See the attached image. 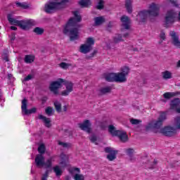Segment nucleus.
<instances>
[{
  "label": "nucleus",
  "mask_w": 180,
  "mask_h": 180,
  "mask_svg": "<svg viewBox=\"0 0 180 180\" xmlns=\"http://www.w3.org/2000/svg\"><path fill=\"white\" fill-rule=\"evenodd\" d=\"M167 119V114L165 112H160L159 118L157 121H151L146 126V130H153V129H157L159 133H161L164 136L171 137L174 134H176V131L180 129V117H177L175 119L174 127L167 126L161 128L162 122Z\"/></svg>",
  "instance_id": "obj_1"
},
{
  "label": "nucleus",
  "mask_w": 180,
  "mask_h": 180,
  "mask_svg": "<svg viewBox=\"0 0 180 180\" xmlns=\"http://www.w3.org/2000/svg\"><path fill=\"white\" fill-rule=\"evenodd\" d=\"M73 15L75 18L69 20L64 27L63 33L69 34L71 40H77L79 37V32H78L76 26L77 22H81V15L78 11H74Z\"/></svg>",
  "instance_id": "obj_2"
},
{
  "label": "nucleus",
  "mask_w": 180,
  "mask_h": 180,
  "mask_svg": "<svg viewBox=\"0 0 180 180\" xmlns=\"http://www.w3.org/2000/svg\"><path fill=\"white\" fill-rule=\"evenodd\" d=\"M130 72V68L128 66H122L120 69V72L108 73L105 75L106 81L108 82H126L127 81V75Z\"/></svg>",
  "instance_id": "obj_3"
},
{
  "label": "nucleus",
  "mask_w": 180,
  "mask_h": 180,
  "mask_svg": "<svg viewBox=\"0 0 180 180\" xmlns=\"http://www.w3.org/2000/svg\"><path fill=\"white\" fill-rule=\"evenodd\" d=\"M148 11L143 10L140 11L137 15V20L143 22L147 18H155L160 13V4L152 3L149 5Z\"/></svg>",
  "instance_id": "obj_4"
},
{
  "label": "nucleus",
  "mask_w": 180,
  "mask_h": 180,
  "mask_svg": "<svg viewBox=\"0 0 180 180\" xmlns=\"http://www.w3.org/2000/svg\"><path fill=\"white\" fill-rule=\"evenodd\" d=\"M67 1L68 0H49V1L45 4L44 10L46 13H51L52 12L64 8Z\"/></svg>",
  "instance_id": "obj_5"
},
{
  "label": "nucleus",
  "mask_w": 180,
  "mask_h": 180,
  "mask_svg": "<svg viewBox=\"0 0 180 180\" xmlns=\"http://www.w3.org/2000/svg\"><path fill=\"white\" fill-rule=\"evenodd\" d=\"M108 131L112 134V136H117L122 143H126L129 140V136L127 133L122 130H116V128L113 125H110L108 127Z\"/></svg>",
  "instance_id": "obj_6"
},
{
  "label": "nucleus",
  "mask_w": 180,
  "mask_h": 180,
  "mask_svg": "<svg viewBox=\"0 0 180 180\" xmlns=\"http://www.w3.org/2000/svg\"><path fill=\"white\" fill-rule=\"evenodd\" d=\"M68 163V156L62 154L60 155V165H56L55 166L53 169V172H55L56 176H61L63 174V168L65 167H67V164Z\"/></svg>",
  "instance_id": "obj_7"
},
{
  "label": "nucleus",
  "mask_w": 180,
  "mask_h": 180,
  "mask_svg": "<svg viewBox=\"0 0 180 180\" xmlns=\"http://www.w3.org/2000/svg\"><path fill=\"white\" fill-rule=\"evenodd\" d=\"M54 161V157H52L49 158L46 163H44V157L43 155H37L36 158H35V162L39 168H41V167H45L46 168H50L51 167L53 162Z\"/></svg>",
  "instance_id": "obj_8"
},
{
  "label": "nucleus",
  "mask_w": 180,
  "mask_h": 180,
  "mask_svg": "<svg viewBox=\"0 0 180 180\" xmlns=\"http://www.w3.org/2000/svg\"><path fill=\"white\" fill-rule=\"evenodd\" d=\"M95 44V39L92 37H89L86 39L85 44H83L80 46L79 51L84 54L89 53L92 50V46Z\"/></svg>",
  "instance_id": "obj_9"
},
{
  "label": "nucleus",
  "mask_w": 180,
  "mask_h": 180,
  "mask_svg": "<svg viewBox=\"0 0 180 180\" xmlns=\"http://www.w3.org/2000/svg\"><path fill=\"white\" fill-rule=\"evenodd\" d=\"M63 84H64V79H58L56 81L51 82L49 85V90L51 92H53L54 95H59L60 91L58 89L63 86Z\"/></svg>",
  "instance_id": "obj_10"
},
{
  "label": "nucleus",
  "mask_w": 180,
  "mask_h": 180,
  "mask_svg": "<svg viewBox=\"0 0 180 180\" xmlns=\"http://www.w3.org/2000/svg\"><path fill=\"white\" fill-rule=\"evenodd\" d=\"M175 18H176V13L174 11H167L165 19V26L168 27L169 25H172L175 22Z\"/></svg>",
  "instance_id": "obj_11"
},
{
  "label": "nucleus",
  "mask_w": 180,
  "mask_h": 180,
  "mask_svg": "<svg viewBox=\"0 0 180 180\" xmlns=\"http://www.w3.org/2000/svg\"><path fill=\"white\" fill-rule=\"evenodd\" d=\"M69 172L73 176L74 180H84L85 177L81 174V170L78 167H72L69 169Z\"/></svg>",
  "instance_id": "obj_12"
},
{
  "label": "nucleus",
  "mask_w": 180,
  "mask_h": 180,
  "mask_svg": "<svg viewBox=\"0 0 180 180\" xmlns=\"http://www.w3.org/2000/svg\"><path fill=\"white\" fill-rule=\"evenodd\" d=\"M64 85L66 89L60 92V95H62V96H68V95H70V94H71V91L74 89V84L71 82H65L64 83Z\"/></svg>",
  "instance_id": "obj_13"
},
{
  "label": "nucleus",
  "mask_w": 180,
  "mask_h": 180,
  "mask_svg": "<svg viewBox=\"0 0 180 180\" xmlns=\"http://www.w3.org/2000/svg\"><path fill=\"white\" fill-rule=\"evenodd\" d=\"M105 151L108 153L107 158L109 161H113V160H116L117 150H115L113 148L107 147L105 148Z\"/></svg>",
  "instance_id": "obj_14"
},
{
  "label": "nucleus",
  "mask_w": 180,
  "mask_h": 180,
  "mask_svg": "<svg viewBox=\"0 0 180 180\" xmlns=\"http://www.w3.org/2000/svg\"><path fill=\"white\" fill-rule=\"evenodd\" d=\"M91 121L89 120H84L82 123H80L79 124V127L82 130H84V131H86L87 133H91L92 131V129L91 128Z\"/></svg>",
  "instance_id": "obj_15"
},
{
  "label": "nucleus",
  "mask_w": 180,
  "mask_h": 180,
  "mask_svg": "<svg viewBox=\"0 0 180 180\" xmlns=\"http://www.w3.org/2000/svg\"><path fill=\"white\" fill-rule=\"evenodd\" d=\"M8 20L9 23L11 25H14L15 26H19L21 29H23V21H19L12 16V14H8L7 15Z\"/></svg>",
  "instance_id": "obj_16"
},
{
  "label": "nucleus",
  "mask_w": 180,
  "mask_h": 180,
  "mask_svg": "<svg viewBox=\"0 0 180 180\" xmlns=\"http://www.w3.org/2000/svg\"><path fill=\"white\" fill-rule=\"evenodd\" d=\"M170 108L173 110H176L177 113H180V99L176 98L171 102Z\"/></svg>",
  "instance_id": "obj_17"
},
{
  "label": "nucleus",
  "mask_w": 180,
  "mask_h": 180,
  "mask_svg": "<svg viewBox=\"0 0 180 180\" xmlns=\"http://www.w3.org/2000/svg\"><path fill=\"white\" fill-rule=\"evenodd\" d=\"M170 36L172 37V44L174 46L176 47H180V41L176 33H175L174 31H172L170 32Z\"/></svg>",
  "instance_id": "obj_18"
},
{
  "label": "nucleus",
  "mask_w": 180,
  "mask_h": 180,
  "mask_svg": "<svg viewBox=\"0 0 180 180\" xmlns=\"http://www.w3.org/2000/svg\"><path fill=\"white\" fill-rule=\"evenodd\" d=\"M121 22L122 23V27H124V29H130V19L129 18V17L126 15L122 16L121 18Z\"/></svg>",
  "instance_id": "obj_19"
},
{
  "label": "nucleus",
  "mask_w": 180,
  "mask_h": 180,
  "mask_svg": "<svg viewBox=\"0 0 180 180\" xmlns=\"http://www.w3.org/2000/svg\"><path fill=\"white\" fill-rule=\"evenodd\" d=\"M27 103V101L26 99L23 100V112L25 115H30L32 113H36V108H32L31 110L26 109V105Z\"/></svg>",
  "instance_id": "obj_20"
},
{
  "label": "nucleus",
  "mask_w": 180,
  "mask_h": 180,
  "mask_svg": "<svg viewBox=\"0 0 180 180\" xmlns=\"http://www.w3.org/2000/svg\"><path fill=\"white\" fill-rule=\"evenodd\" d=\"M38 118L44 123L46 127H51V120L45 117L44 115H39Z\"/></svg>",
  "instance_id": "obj_21"
},
{
  "label": "nucleus",
  "mask_w": 180,
  "mask_h": 180,
  "mask_svg": "<svg viewBox=\"0 0 180 180\" xmlns=\"http://www.w3.org/2000/svg\"><path fill=\"white\" fill-rule=\"evenodd\" d=\"M36 25V22L33 20H25L24 24H23V29H30L32 26H34Z\"/></svg>",
  "instance_id": "obj_22"
},
{
  "label": "nucleus",
  "mask_w": 180,
  "mask_h": 180,
  "mask_svg": "<svg viewBox=\"0 0 180 180\" xmlns=\"http://www.w3.org/2000/svg\"><path fill=\"white\" fill-rule=\"evenodd\" d=\"M162 77L163 79H171L172 78V72L169 70H165L162 72Z\"/></svg>",
  "instance_id": "obj_23"
},
{
  "label": "nucleus",
  "mask_w": 180,
  "mask_h": 180,
  "mask_svg": "<svg viewBox=\"0 0 180 180\" xmlns=\"http://www.w3.org/2000/svg\"><path fill=\"white\" fill-rule=\"evenodd\" d=\"M34 58H36L34 55H27L24 58V61L27 64H32L34 61Z\"/></svg>",
  "instance_id": "obj_24"
},
{
  "label": "nucleus",
  "mask_w": 180,
  "mask_h": 180,
  "mask_svg": "<svg viewBox=\"0 0 180 180\" xmlns=\"http://www.w3.org/2000/svg\"><path fill=\"white\" fill-rule=\"evenodd\" d=\"M125 153L129 157L130 161H134V156H133V154H134V149L133 148L125 149Z\"/></svg>",
  "instance_id": "obj_25"
},
{
  "label": "nucleus",
  "mask_w": 180,
  "mask_h": 180,
  "mask_svg": "<svg viewBox=\"0 0 180 180\" xmlns=\"http://www.w3.org/2000/svg\"><path fill=\"white\" fill-rule=\"evenodd\" d=\"M131 4H133V0H126L125 1V8H127L129 13H131L133 8L131 7Z\"/></svg>",
  "instance_id": "obj_26"
},
{
  "label": "nucleus",
  "mask_w": 180,
  "mask_h": 180,
  "mask_svg": "<svg viewBox=\"0 0 180 180\" xmlns=\"http://www.w3.org/2000/svg\"><path fill=\"white\" fill-rule=\"evenodd\" d=\"M91 4V0H81L80 1H79V4L80 5V6H82V8H87V6H89Z\"/></svg>",
  "instance_id": "obj_27"
},
{
  "label": "nucleus",
  "mask_w": 180,
  "mask_h": 180,
  "mask_svg": "<svg viewBox=\"0 0 180 180\" xmlns=\"http://www.w3.org/2000/svg\"><path fill=\"white\" fill-rule=\"evenodd\" d=\"M176 95V93L174 92H167L163 94V97L165 99H171V98H173V96H175Z\"/></svg>",
  "instance_id": "obj_28"
},
{
  "label": "nucleus",
  "mask_w": 180,
  "mask_h": 180,
  "mask_svg": "<svg viewBox=\"0 0 180 180\" xmlns=\"http://www.w3.org/2000/svg\"><path fill=\"white\" fill-rule=\"evenodd\" d=\"M105 22V18L103 17H97L95 18V23L98 26L102 25Z\"/></svg>",
  "instance_id": "obj_29"
},
{
  "label": "nucleus",
  "mask_w": 180,
  "mask_h": 180,
  "mask_svg": "<svg viewBox=\"0 0 180 180\" xmlns=\"http://www.w3.org/2000/svg\"><path fill=\"white\" fill-rule=\"evenodd\" d=\"M110 91H112V88H110V86H105V87H103L100 89V93L101 94H108Z\"/></svg>",
  "instance_id": "obj_30"
},
{
  "label": "nucleus",
  "mask_w": 180,
  "mask_h": 180,
  "mask_svg": "<svg viewBox=\"0 0 180 180\" xmlns=\"http://www.w3.org/2000/svg\"><path fill=\"white\" fill-rule=\"evenodd\" d=\"M59 66L60 67V68H63V70H67V68H69L71 66V65L70 63L63 62L60 64H59Z\"/></svg>",
  "instance_id": "obj_31"
},
{
  "label": "nucleus",
  "mask_w": 180,
  "mask_h": 180,
  "mask_svg": "<svg viewBox=\"0 0 180 180\" xmlns=\"http://www.w3.org/2000/svg\"><path fill=\"white\" fill-rule=\"evenodd\" d=\"M53 108H51V107H47V108L45 109V113H46L48 116H51V115H53Z\"/></svg>",
  "instance_id": "obj_32"
},
{
  "label": "nucleus",
  "mask_w": 180,
  "mask_h": 180,
  "mask_svg": "<svg viewBox=\"0 0 180 180\" xmlns=\"http://www.w3.org/2000/svg\"><path fill=\"white\" fill-rule=\"evenodd\" d=\"M54 106L57 112H61V103H60V102L56 101L54 103Z\"/></svg>",
  "instance_id": "obj_33"
},
{
  "label": "nucleus",
  "mask_w": 180,
  "mask_h": 180,
  "mask_svg": "<svg viewBox=\"0 0 180 180\" xmlns=\"http://www.w3.org/2000/svg\"><path fill=\"white\" fill-rule=\"evenodd\" d=\"M38 151L40 154H44V151H46V147L44 144H41L38 148Z\"/></svg>",
  "instance_id": "obj_34"
},
{
  "label": "nucleus",
  "mask_w": 180,
  "mask_h": 180,
  "mask_svg": "<svg viewBox=\"0 0 180 180\" xmlns=\"http://www.w3.org/2000/svg\"><path fill=\"white\" fill-rule=\"evenodd\" d=\"M105 5V1L103 0H100L96 6L98 9H103V6Z\"/></svg>",
  "instance_id": "obj_35"
},
{
  "label": "nucleus",
  "mask_w": 180,
  "mask_h": 180,
  "mask_svg": "<svg viewBox=\"0 0 180 180\" xmlns=\"http://www.w3.org/2000/svg\"><path fill=\"white\" fill-rule=\"evenodd\" d=\"M34 33H36V34H42V33L44 32V30L42 28L40 27H36L34 30Z\"/></svg>",
  "instance_id": "obj_36"
},
{
  "label": "nucleus",
  "mask_w": 180,
  "mask_h": 180,
  "mask_svg": "<svg viewBox=\"0 0 180 180\" xmlns=\"http://www.w3.org/2000/svg\"><path fill=\"white\" fill-rule=\"evenodd\" d=\"M130 123H131V124H140V123H141V120L131 118L130 120Z\"/></svg>",
  "instance_id": "obj_37"
},
{
  "label": "nucleus",
  "mask_w": 180,
  "mask_h": 180,
  "mask_svg": "<svg viewBox=\"0 0 180 180\" xmlns=\"http://www.w3.org/2000/svg\"><path fill=\"white\" fill-rule=\"evenodd\" d=\"M90 140L91 143H94L95 144H98V138L95 135H91L90 136Z\"/></svg>",
  "instance_id": "obj_38"
},
{
  "label": "nucleus",
  "mask_w": 180,
  "mask_h": 180,
  "mask_svg": "<svg viewBox=\"0 0 180 180\" xmlns=\"http://www.w3.org/2000/svg\"><path fill=\"white\" fill-rule=\"evenodd\" d=\"M58 144L62 147H70V144L62 142L61 141H58Z\"/></svg>",
  "instance_id": "obj_39"
},
{
  "label": "nucleus",
  "mask_w": 180,
  "mask_h": 180,
  "mask_svg": "<svg viewBox=\"0 0 180 180\" xmlns=\"http://www.w3.org/2000/svg\"><path fill=\"white\" fill-rule=\"evenodd\" d=\"M101 127L102 130H105L108 127V124L106 122L101 124Z\"/></svg>",
  "instance_id": "obj_40"
},
{
  "label": "nucleus",
  "mask_w": 180,
  "mask_h": 180,
  "mask_svg": "<svg viewBox=\"0 0 180 180\" xmlns=\"http://www.w3.org/2000/svg\"><path fill=\"white\" fill-rule=\"evenodd\" d=\"M33 78V75H28L25 78V81H30Z\"/></svg>",
  "instance_id": "obj_41"
},
{
  "label": "nucleus",
  "mask_w": 180,
  "mask_h": 180,
  "mask_svg": "<svg viewBox=\"0 0 180 180\" xmlns=\"http://www.w3.org/2000/svg\"><path fill=\"white\" fill-rule=\"evenodd\" d=\"M120 41H122V37L120 35L118 36V38L115 37L114 39V41H115V43Z\"/></svg>",
  "instance_id": "obj_42"
},
{
  "label": "nucleus",
  "mask_w": 180,
  "mask_h": 180,
  "mask_svg": "<svg viewBox=\"0 0 180 180\" xmlns=\"http://www.w3.org/2000/svg\"><path fill=\"white\" fill-rule=\"evenodd\" d=\"M49 175V172H46L45 174L43 175L41 180H47V176Z\"/></svg>",
  "instance_id": "obj_43"
},
{
  "label": "nucleus",
  "mask_w": 180,
  "mask_h": 180,
  "mask_svg": "<svg viewBox=\"0 0 180 180\" xmlns=\"http://www.w3.org/2000/svg\"><path fill=\"white\" fill-rule=\"evenodd\" d=\"M68 108H69L68 105H63V112H67V110H68Z\"/></svg>",
  "instance_id": "obj_44"
},
{
  "label": "nucleus",
  "mask_w": 180,
  "mask_h": 180,
  "mask_svg": "<svg viewBox=\"0 0 180 180\" xmlns=\"http://www.w3.org/2000/svg\"><path fill=\"white\" fill-rule=\"evenodd\" d=\"M169 3L172 5H174V6H176V1H175L174 0H169Z\"/></svg>",
  "instance_id": "obj_45"
},
{
  "label": "nucleus",
  "mask_w": 180,
  "mask_h": 180,
  "mask_svg": "<svg viewBox=\"0 0 180 180\" xmlns=\"http://www.w3.org/2000/svg\"><path fill=\"white\" fill-rule=\"evenodd\" d=\"M160 39H162V40L165 39V34L164 32H162L160 34Z\"/></svg>",
  "instance_id": "obj_46"
},
{
  "label": "nucleus",
  "mask_w": 180,
  "mask_h": 180,
  "mask_svg": "<svg viewBox=\"0 0 180 180\" xmlns=\"http://www.w3.org/2000/svg\"><path fill=\"white\" fill-rule=\"evenodd\" d=\"M27 8H29V4H24V5H23V9H27Z\"/></svg>",
  "instance_id": "obj_47"
},
{
  "label": "nucleus",
  "mask_w": 180,
  "mask_h": 180,
  "mask_svg": "<svg viewBox=\"0 0 180 180\" xmlns=\"http://www.w3.org/2000/svg\"><path fill=\"white\" fill-rule=\"evenodd\" d=\"M11 30H17L18 28L15 26H11Z\"/></svg>",
  "instance_id": "obj_48"
},
{
  "label": "nucleus",
  "mask_w": 180,
  "mask_h": 180,
  "mask_svg": "<svg viewBox=\"0 0 180 180\" xmlns=\"http://www.w3.org/2000/svg\"><path fill=\"white\" fill-rule=\"evenodd\" d=\"M21 109L22 112H23V100L21 101Z\"/></svg>",
  "instance_id": "obj_49"
},
{
  "label": "nucleus",
  "mask_w": 180,
  "mask_h": 180,
  "mask_svg": "<svg viewBox=\"0 0 180 180\" xmlns=\"http://www.w3.org/2000/svg\"><path fill=\"white\" fill-rule=\"evenodd\" d=\"M17 6H23V4L20 3H16Z\"/></svg>",
  "instance_id": "obj_50"
},
{
  "label": "nucleus",
  "mask_w": 180,
  "mask_h": 180,
  "mask_svg": "<svg viewBox=\"0 0 180 180\" xmlns=\"http://www.w3.org/2000/svg\"><path fill=\"white\" fill-rule=\"evenodd\" d=\"M176 67L180 68V60L177 62Z\"/></svg>",
  "instance_id": "obj_51"
},
{
  "label": "nucleus",
  "mask_w": 180,
  "mask_h": 180,
  "mask_svg": "<svg viewBox=\"0 0 180 180\" xmlns=\"http://www.w3.org/2000/svg\"><path fill=\"white\" fill-rule=\"evenodd\" d=\"M8 78H9V79H12L13 76H12V75H11V74H9V75H8Z\"/></svg>",
  "instance_id": "obj_52"
},
{
  "label": "nucleus",
  "mask_w": 180,
  "mask_h": 180,
  "mask_svg": "<svg viewBox=\"0 0 180 180\" xmlns=\"http://www.w3.org/2000/svg\"><path fill=\"white\" fill-rule=\"evenodd\" d=\"M4 60H5V61H9V59L8 58V56H6L5 58H4Z\"/></svg>",
  "instance_id": "obj_53"
},
{
  "label": "nucleus",
  "mask_w": 180,
  "mask_h": 180,
  "mask_svg": "<svg viewBox=\"0 0 180 180\" xmlns=\"http://www.w3.org/2000/svg\"><path fill=\"white\" fill-rule=\"evenodd\" d=\"M178 20L180 22V12H179V13Z\"/></svg>",
  "instance_id": "obj_54"
},
{
  "label": "nucleus",
  "mask_w": 180,
  "mask_h": 180,
  "mask_svg": "<svg viewBox=\"0 0 180 180\" xmlns=\"http://www.w3.org/2000/svg\"><path fill=\"white\" fill-rule=\"evenodd\" d=\"M43 101L44 102H46L47 101V98H45Z\"/></svg>",
  "instance_id": "obj_55"
},
{
  "label": "nucleus",
  "mask_w": 180,
  "mask_h": 180,
  "mask_svg": "<svg viewBox=\"0 0 180 180\" xmlns=\"http://www.w3.org/2000/svg\"><path fill=\"white\" fill-rule=\"evenodd\" d=\"M0 29H1V27H0Z\"/></svg>",
  "instance_id": "obj_56"
}]
</instances>
